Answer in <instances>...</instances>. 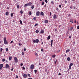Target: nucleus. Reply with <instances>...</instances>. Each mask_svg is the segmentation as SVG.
Here are the masks:
<instances>
[{
	"mask_svg": "<svg viewBox=\"0 0 79 79\" xmlns=\"http://www.w3.org/2000/svg\"><path fill=\"white\" fill-rule=\"evenodd\" d=\"M4 43L5 44H7L8 43V42L6 41V37L4 38Z\"/></svg>",
	"mask_w": 79,
	"mask_h": 79,
	"instance_id": "nucleus-1",
	"label": "nucleus"
},
{
	"mask_svg": "<svg viewBox=\"0 0 79 79\" xmlns=\"http://www.w3.org/2000/svg\"><path fill=\"white\" fill-rule=\"evenodd\" d=\"M14 60L15 61V62L17 63L18 62V59L17 57H15L14 58Z\"/></svg>",
	"mask_w": 79,
	"mask_h": 79,
	"instance_id": "nucleus-2",
	"label": "nucleus"
},
{
	"mask_svg": "<svg viewBox=\"0 0 79 79\" xmlns=\"http://www.w3.org/2000/svg\"><path fill=\"white\" fill-rule=\"evenodd\" d=\"M33 42L34 43H39V40L38 39H36L35 40H33Z\"/></svg>",
	"mask_w": 79,
	"mask_h": 79,
	"instance_id": "nucleus-3",
	"label": "nucleus"
},
{
	"mask_svg": "<svg viewBox=\"0 0 79 79\" xmlns=\"http://www.w3.org/2000/svg\"><path fill=\"white\" fill-rule=\"evenodd\" d=\"M34 68V65L33 64H32V65H31L30 69H33Z\"/></svg>",
	"mask_w": 79,
	"mask_h": 79,
	"instance_id": "nucleus-4",
	"label": "nucleus"
},
{
	"mask_svg": "<svg viewBox=\"0 0 79 79\" xmlns=\"http://www.w3.org/2000/svg\"><path fill=\"white\" fill-rule=\"evenodd\" d=\"M3 67V64H0V69L2 70V67Z\"/></svg>",
	"mask_w": 79,
	"mask_h": 79,
	"instance_id": "nucleus-5",
	"label": "nucleus"
},
{
	"mask_svg": "<svg viewBox=\"0 0 79 79\" xmlns=\"http://www.w3.org/2000/svg\"><path fill=\"white\" fill-rule=\"evenodd\" d=\"M53 18L54 19H57V16L56 15L54 14V15Z\"/></svg>",
	"mask_w": 79,
	"mask_h": 79,
	"instance_id": "nucleus-6",
	"label": "nucleus"
},
{
	"mask_svg": "<svg viewBox=\"0 0 79 79\" xmlns=\"http://www.w3.org/2000/svg\"><path fill=\"white\" fill-rule=\"evenodd\" d=\"M40 12L39 11H38V12H36V15H37V16H39L40 15Z\"/></svg>",
	"mask_w": 79,
	"mask_h": 79,
	"instance_id": "nucleus-7",
	"label": "nucleus"
},
{
	"mask_svg": "<svg viewBox=\"0 0 79 79\" xmlns=\"http://www.w3.org/2000/svg\"><path fill=\"white\" fill-rule=\"evenodd\" d=\"M9 67V64H6V65L5 66V68H8V67Z\"/></svg>",
	"mask_w": 79,
	"mask_h": 79,
	"instance_id": "nucleus-8",
	"label": "nucleus"
},
{
	"mask_svg": "<svg viewBox=\"0 0 79 79\" xmlns=\"http://www.w3.org/2000/svg\"><path fill=\"white\" fill-rule=\"evenodd\" d=\"M40 15H42V16H43V15H44V12H41L40 13Z\"/></svg>",
	"mask_w": 79,
	"mask_h": 79,
	"instance_id": "nucleus-9",
	"label": "nucleus"
},
{
	"mask_svg": "<svg viewBox=\"0 0 79 79\" xmlns=\"http://www.w3.org/2000/svg\"><path fill=\"white\" fill-rule=\"evenodd\" d=\"M23 77L24 78H26V77H27V74H26V73H25L24 74Z\"/></svg>",
	"mask_w": 79,
	"mask_h": 79,
	"instance_id": "nucleus-10",
	"label": "nucleus"
},
{
	"mask_svg": "<svg viewBox=\"0 0 79 79\" xmlns=\"http://www.w3.org/2000/svg\"><path fill=\"white\" fill-rule=\"evenodd\" d=\"M31 4H32V2H29V3H28L27 4V6H31Z\"/></svg>",
	"mask_w": 79,
	"mask_h": 79,
	"instance_id": "nucleus-11",
	"label": "nucleus"
},
{
	"mask_svg": "<svg viewBox=\"0 0 79 79\" xmlns=\"http://www.w3.org/2000/svg\"><path fill=\"white\" fill-rule=\"evenodd\" d=\"M44 23H48V20H45L44 21Z\"/></svg>",
	"mask_w": 79,
	"mask_h": 79,
	"instance_id": "nucleus-12",
	"label": "nucleus"
},
{
	"mask_svg": "<svg viewBox=\"0 0 79 79\" xmlns=\"http://www.w3.org/2000/svg\"><path fill=\"white\" fill-rule=\"evenodd\" d=\"M70 51V49H67L66 51V53H67V52H69Z\"/></svg>",
	"mask_w": 79,
	"mask_h": 79,
	"instance_id": "nucleus-13",
	"label": "nucleus"
},
{
	"mask_svg": "<svg viewBox=\"0 0 79 79\" xmlns=\"http://www.w3.org/2000/svg\"><path fill=\"white\" fill-rule=\"evenodd\" d=\"M70 22H71L72 23H73V19H70Z\"/></svg>",
	"mask_w": 79,
	"mask_h": 79,
	"instance_id": "nucleus-14",
	"label": "nucleus"
},
{
	"mask_svg": "<svg viewBox=\"0 0 79 79\" xmlns=\"http://www.w3.org/2000/svg\"><path fill=\"white\" fill-rule=\"evenodd\" d=\"M69 34V31H67L66 33V36H68Z\"/></svg>",
	"mask_w": 79,
	"mask_h": 79,
	"instance_id": "nucleus-15",
	"label": "nucleus"
},
{
	"mask_svg": "<svg viewBox=\"0 0 79 79\" xmlns=\"http://www.w3.org/2000/svg\"><path fill=\"white\" fill-rule=\"evenodd\" d=\"M28 6V4H25L24 6V7H26L27 6Z\"/></svg>",
	"mask_w": 79,
	"mask_h": 79,
	"instance_id": "nucleus-16",
	"label": "nucleus"
},
{
	"mask_svg": "<svg viewBox=\"0 0 79 79\" xmlns=\"http://www.w3.org/2000/svg\"><path fill=\"white\" fill-rule=\"evenodd\" d=\"M51 38V36H48V40H50Z\"/></svg>",
	"mask_w": 79,
	"mask_h": 79,
	"instance_id": "nucleus-17",
	"label": "nucleus"
},
{
	"mask_svg": "<svg viewBox=\"0 0 79 79\" xmlns=\"http://www.w3.org/2000/svg\"><path fill=\"white\" fill-rule=\"evenodd\" d=\"M44 32V30H41V33H43Z\"/></svg>",
	"mask_w": 79,
	"mask_h": 79,
	"instance_id": "nucleus-18",
	"label": "nucleus"
},
{
	"mask_svg": "<svg viewBox=\"0 0 79 79\" xmlns=\"http://www.w3.org/2000/svg\"><path fill=\"white\" fill-rule=\"evenodd\" d=\"M9 14V12H6V15H8Z\"/></svg>",
	"mask_w": 79,
	"mask_h": 79,
	"instance_id": "nucleus-19",
	"label": "nucleus"
},
{
	"mask_svg": "<svg viewBox=\"0 0 79 79\" xmlns=\"http://www.w3.org/2000/svg\"><path fill=\"white\" fill-rule=\"evenodd\" d=\"M52 57H53V58H54L55 57H56V55H52Z\"/></svg>",
	"mask_w": 79,
	"mask_h": 79,
	"instance_id": "nucleus-20",
	"label": "nucleus"
},
{
	"mask_svg": "<svg viewBox=\"0 0 79 79\" xmlns=\"http://www.w3.org/2000/svg\"><path fill=\"white\" fill-rule=\"evenodd\" d=\"M73 27H71V28H70L69 30H70V31H71V30H73Z\"/></svg>",
	"mask_w": 79,
	"mask_h": 79,
	"instance_id": "nucleus-21",
	"label": "nucleus"
},
{
	"mask_svg": "<svg viewBox=\"0 0 79 79\" xmlns=\"http://www.w3.org/2000/svg\"><path fill=\"white\" fill-rule=\"evenodd\" d=\"M33 20H36V17H34Z\"/></svg>",
	"mask_w": 79,
	"mask_h": 79,
	"instance_id": "nucleus-22",
	"label": "nucleus"
},
{
	"mask_svg": "<svg viewBox=\"0 0 79 79\" xmlns=\"http://www.w3.org/2000/svg\"><path fill=\"white\" fill-rule=\"evenodd\" d=\"M70 59L69 57H68L67 58V60H68L69 61V60H70Z\"/></svg>",
	"mask_w": 79,
	"mask_h": 79,
	"instance_id": "nucleus-23",
	"label": "nucleus"
},
{
	"mask_svg": "<svg viewBox=\"0 0 79 79\" xmlns=\"http://www.w3.org/2000/svg\"><path fill=\"white\" fill-rule=\"evenodd\" d=\"M5 60H6L5 59H2V62H4L5 61Z\"/></svg>",
	"mask_w": 79,
	"mask_h": 79,
	"instance_id": "nucleus-24",
	"label": "nucleus"
},
{
	"mask_svg": "<svg viewBox=\"0 0 79 79\" xmlns=\"http://www.w3.org/2000/svg\"><path fill=\"white\" fill-rule=\"evenodd\" d=\"M72 68V67L71 66V64H70L69 67V69H71Z\"/></svg>",
	"mask_w": 79,
	"mask_h": 79,
	"instance_id": "nucleus-25",
	"label": "nucleus"
},
{
	"mask_svg": "<svg viewBox=\"0 0 79 79\" xmlns=\"http://www.w3.org/2000/svg\"><path fill=\"white\" fill-rule=\"evenodd\" d=\"M34 6L33 5V6H31V8L32 9H34Z\"/></svg>",
	"mask_w": 79,
	"mask_h": 79,
	"instance_id": "nucleus-26",
	"label": "nucleus"
},
{
	"mask_svg": "<svg viewBox=\"0 0 79 79\" xmlns=\"http://www.w3.org/2000/svg\"><path fill=\"white\" fill-rule=\"evenodd\" d=\"M39 32V30H37L35 31V32L36 33H38Z\"/></svg>",
	"mask_w": 79,
	"mask_h": 79,
	"instance_id": "nucleus-27",
	"label": "nucleus"
},
{
	"mask_svg": "<svg viewBox=\"0 0 79 79\" xmlns=\"http://www.w3.org/2000/svg\"><path fill=\"white\" fill-rule=\"evenodd\" d=\"M20 23L21 25H22L23 24V22H22V20H20Z\"/></svg>",
	"mask_w": 79,
	"mask_h": 79,
	"instance_id": "nucleus-28",
	"label": "nucleus"
},
{
	"mask_svg": "<svg viewBox=\"0 0 79 79\" xmlns=\"http://www.w3.org/2000/svg\"><path fill=\"white\" fill-rule=\"evenodd\" d=\"M9 60H11L12 59V57H9Z\"/></svg>",
	"mask_w": 79,
	"mask_h": 79,
	"instance_id": "nucleus-29",
	"label": "nucleus"
},
{
	"mask_svg": "<svg viewBox=\"0 0 79 79\" xmlns=\"http://www.w3.org/2000/svg\"><path fill=\"white\" fill-rule=\"evenodd\" d=\"M20 13L21 14H23V10H20Z\"/></svg>",
	"mask_w": 79,
	"mask_h": 79,
	"instance_id": "nucleus-30",
	"label": "nucleus"
},
{
	"mask_svg": "<svg viewBox=\"0 0 79 79\" xmlns=\"http://www.w3.org/2000/svg\"><path fill=\"white\" fill-rule=\"evenodd\" d=\"M51 4H52L53 5H54V3L53 1H52V2H51Z\"/></svg>",
	"mask_w": 79,
	"mask_h": 79,
	"instance_id": "nucleus-31",
	"label": "nucleus"
},
{
	"mask_svg": "<svg viewBox=\"0 0 79 79\" xmlns=\"http://www.w3.org/2000/svg\"><path fill=\"white\" fill-rule=\"evenodd\" d=\"M34 71H35V73H37V70H35Z\"/></svg>",
	"mask_w": 79,
	"mask_h": 79,
	"instance_id": "nucleus-32",
	"label": "nucleus"
},
{
	"mask_svg": "<svg viewBox=\"0 0 79 79\" xmlns=\"http://www.w3.org/2000/svg\"><path fill=\"white\" fill-rule=\"evenodd\" d=\"M31 14H32V12H31V11H30L29 12V15H31Z\"/></svg>",
	"mask_w": 79,
	"mask_h": 79,
	"instance_id": "nucleus-33",
	"label": "nucleus"
},
{
	"mask_svg": "<svg viewBox=\"0 0 79 79\" xmlns=\"http://www.w3.org/2000/svg\"><path fill=\"white\" fill-rule=\"evenodd\" d=\"M73 65V63H70V65H71V66H72Z\"/></svg>",
	"mask_w": 79,
	"mask_h": 79,
	"instance_id": "nucleus-34",
	"label": "nucleus"
},
{
	"mask_svg": "<svg viewBox=\"0 0 79 79\" xmlns=\"http://www.w3.org/2000/svg\"><path fill=\"white\" fill-rule=\"evenodd\" d=\"M17 8H18V9L19 8V5H17Z\"/></svg>",
	"mask_w": 79,
	"mask_h": 79,
	"instance_id": "nucleus-35",
	"label": "nucleus"
},
{
	"mask_svg": "<svg viewBox=\"0 0 79 79\" xmlns=\"http://www.w3.org/2000/svg\"><path fill=\"white\" fill-rule=\"evenodd\" d=\"M38 25V23H36V24H35V27H36Z\"/></svg>",
	"mask_w": 79,
	"mask_h": 79,
	"instance_id": "nucleus-36",
	"label": "nucleus"
},
{
	"mask_svg": "<svg viewBox=\"0 0 79 79\" xmlns=\"http://www.w3.org/2000/svg\"><path fill=\"white\" fill-rule=\"evenodd\" d=\"M45 1L46 3H47L48 2V0H45Z\"/></svg>",
	"mask_w": 79,
	"mask_h": 79,
	"instance_id": "nucleus-37",
	"label": "nucleus"
},
{
	"mask_svg": "<svg viewBox=\"0 0 79 79\" xmlns=\"http://www.w3.org/2000/svg\"><path fill=\"white\" fill-rule=\"evenodd\" d=\"M10 15H11V17H13V13H12V14H11Z\"/></svg>",
	"mask_w": 79,
	"mask_h": 79,
	"instance_id": "nucleus-38",
	"label": "nucleus"
},
{
	"mask_svg": "<svg viewBox=\"0 0 79 79\" xmlns=\"http://www.w3.org/2000/svg\"><path fill=\"white\" fill-rule=\"evenodd\" d=\"M6 51H8V48H6Z\"/></svg>",
	"mask_w": 79,
	"mask_h": 79,
	"instance_id": "nucleus-39",
	"label": "nucleus"
},
{
	"mask_svg": "<svg viewBox=\"0 0 79 79\" xmlns=\"http://www.w3.org/2000/svg\"><path fill=\"white\" fill-rule=\"evenodd\" d=\"M44 4V2H42V6H43Z\"/></svg>",
	"mask_w": 79,
	"mask_h": 79,
	"instance_id": "nucleus-40",
	"label": "nucleus"
},
{
	"mask_svg": "<svg viewBox=\"0 0 79 79\" xmlns=\"http://www.w3.org/2000/svg\"><path fill=\"white\" fill-rule=\"evenodd\" d=\"M53 40H51V42L52 43V44H53Z\"/></svg>",
	"mask_w": 79,
	"mask_h": 79,
	"instance_id": "nucleus-41",
	"label": "nucleus"
},
{
	"mask_svg": "<svg viewBox=\"0 0 79 79\" xmlns=\"http://www.w3.org/2000/svg\"><path fill=\"white\" fill-rule=\"evenodd\" d=\"M20 65L21 66H23V64L22 63H21V64H20Z\"/></svg>",
	"mask_w": 79,
	"mask_h": 79,
	"instance_id": "nucleus-42",
	"label": "nucleus"
},
{
	"mask_svg": "<svg viewBox=\"0 0 79 79\" xmlns=\"http://www.w3.org/2000/svg\"><path fill=\"white\" fill-rule=\"evenodd\" d=\"M2 50H3L2 48H1V52H2Z\"/></svg>",
	"mask_w": 79,
	"mask_h": 79,
	"instance_id": "nucleus-43",
	"label": "nucleus"
},
{
	"mask_svg": "<svg viewBox=\"0 0 79 79\" xmlns=\"http://www.w3.org/2000/svg\"><path fill=\"white\" fill-rule=\"evenodd\" d=\"M23 69H24V70H25V69H26L25 67H24V66L23 67Z\"/></svg>",
	"mask_w": 79,
	"mask_h": 79,
	"instance_id": "nucleus-44",
	"label": "nucleus"
},
{
	"mask_svg": "<svg viewBox=\"0 0 79 79\" xmlns=\"http://www.w3.org/2000/svg\"><path fill=\"white\" fill-rule=\"evenodd\" d=\"M28 77H31V75H30V74H28Z\"/></svg>",
	"mask_w": 79,
	"mask_h": 79,
	"instance_id": "nucleus-45",
	"label": "nucleus"
},
{
	"mask_svg": "<svg viewBox=\"0 0 79 79\" xmlns=\"http://www.w3.org/2000/svg\"><path fill=\"white\" fill-rule=\"evenodd\" d=\"M14 69V67H12V69H11V71H13V70Z\"/></svg>",
	"mask_w": 79,
	"mask_h": 79,
	"instance_id": "nucleus-46",
	"label": "nucleus"
},
{
	"mask_svg": "<svg viewBox=\"0 0 79 79\" xmlns=\"http://www.w3.org/2000/svg\"><path fill=\"white\" fill-rule=\"evenodd\" d=\"M59 10L58 8V7H57V8H56V10Z\"/></svg>",
	"mask_w": 79,
	"mask_h": 79,
	"instance_id": "nucleus-47",
	"label": "nucleus"
},
{
	"mask_svg": "<svg viewBox=\"0 0 79 79\" xmlns=\"http://www.w3.org/2000/svg\"><path fill=\"white\" fill-rule=\"evenodd\" d=\"M22 55H24V52H22Z\"/></svg>",
	"mask_w": 79,
	"mask_h": 79,
	"instance_id": "nucleus-48",
	"label": "nucleus"
},
{
	"mask_svg": "<svg viewBox=\"0 0 79 79\" xmlns=\"http://www.w3.org/2000/svg\"><path fill=\"white\" fill-rule=\"evenodd\" d=\"M59 7H60V8H61V5H59Z\"/></svg>",
	"mask_w": 79,
	"mask_h": 79,
	"instance_id": "nucleus-49",
	"label": "nucleus"
},
{
	"mask_svg": "<svg viewBox=\"0 0 79 79\" xmlns=\"http://www.w3.org/2000/svg\"><path fill=\"white\" fill-rule=\"evenodd\" d=\"M44 51V49H41V51L43 52Z\"/></svg>",
	"mask_w": 79,
	"mask_h": 79,
	"instance_id": "nucleus-50",
	"label": "nucleus"
},
{
	"mask_svg": "<svg viewBox=\"0 0 79 79\" xmlns=\"http://www.w3.org/2000/svg\"><path fill=\"white\" fill-rule=\"evenodd\" d=\"M77 29H79V25H78V26H77Z\"/></svg>",
	"mask_w": 79,
	"mask_h": 79,
	"instance_id": "nucleus-51",
	"label": "nucleus"
},
{
	"mask_svg": "<svg viewBox=\"0 0 79 79\" xmlns=\"http://www.w3.org/2000/svg\"><path fill=\"white\" fill-rule=\"evenodd\" d=\"M35 56H37V53L36 52H35Z\"/></svg>",
	"mask_w": 79,
	"mask_h": 79,
	"instance_id": "nucleus-52",
	"label": "nucleus"
},
{
	"mask_svg": "<svg viewBox=\"0 0 79 79\" xmlns=\"http://www.w3.org/2000/svg\"><path fill=\"white\" fill-rule=\"evenodd\" d=\"M16 77L17 78H18V75H16Z\"/></svg>",
	"mask_w": 79,
	"mask_h": 79,
	"instance_id": "nucleus-53",
	"label": "nucleus"
},
{
	"mask_svg": "<svg viewBox=\"0 0 79 79\" xmlns=\"http://www.w3.org/2000/svg\"><path fill=\"white\" fill-rule=\"evenodd\" d=\"M13 41H11L10 42V43H13Z\"/></svg>",
	"mask_w": 79,
	"mask_h": 79,
	"instance_id": "nucleus-54",
	"label": "nucleus"
},
{
	"mask_svg": "<svg viewBox=\"0 0 79 79\" xmlns=\"http://www.w3.org/2000/svg\"><path fill=\"white\" fill-rule=\"evenodd\" d=\"M74 23H76V22H77L76 20H74Z\"/></svg>",
	"mask_w": 79,
	"mask_h": 79,
	"instance_id": "nucleus-55",
	"label": "nucleus"
},
{
	"mask_svg": "<svg viewBox=\"0 0 79 79\" xmlns=\"http://www.w3.org/2000/svg\"><path fill=\"white\" fill-rule=\"evenodd\" d=\"M65 4H66V3H67V1H65Z\"/></svg>",
	"mask_w": 79,
	"mask_h": 79,
	"instance_id": "nucleus-56",
	"label": "nucleus"
},
{
	"mask_svg": "<svg viewBox=\"0 0 79 79\" xmlns=\"http://www.w3.org/2000/svg\"><path fill=\"white\" fill-rule=\"evenodd\" d=\"M58 75H61V74L60 73H59Z\"/></svg>",
	"mask_w": 79,
	"mask_h": 79,
	"instance_id": "nucleus-57",
	"label": "nucleus"
},
{
	"mask_svg": "<svg viewBox=\"0 0 79 79\" xmlns=\"http://www.w3.org/2000/svg\"><path fill=\"white\" fill-rule=\"evenodd\" d=\"M57 60H56V62H55V64H56V62H57Z\"/></svg>",
	"mask_w": 79,
	"mask_h": 79,
	"instance_id": "nucleus-58",
	"label": "nucleus"
},
{
	"mask_svg": "<svg viewBox=\"0 0 79 79\" xmlns=\"http://www.w3.org/2000/svg\"><path fill=\"white\" fill-rule=\"evenodd\" d=\"M55 31H57V30L56 29H55Z\"/></svg>",
	"mask_w": 79,
	"mask_h": 79,
	"instance_id": "nucleus-59",
	"label": "nucleus"
},
{
	"mask_svg": "<svg viewBox=\"0 0 79 79\" xmlns=\"http://www.w3.org/2000/svg\"><path fill=\"white\" fill-rule=\"evenodd\" d=\"M19 46H21V44L20 43H19Z\"/></svg>",
	"mask_w": 79,
	"mask_h": 79,
	"instance_id": "nucleus-60",
	"label": "nucleus"
},
{
	"mask_svg": "<svg viewBox=\"0 0 79 79\" xmlns=\"http://www.w3.org/2000/svg\"><path fill=\"white\" fill-rule=\"evenodd\" d=\"M50 16H51L52 15V12H50Z\"/></svg>",
	"mask_w": 79,
	"mask_h": 79,
	"instance_id": "nucleus-61",
	"label": "nucleus"
},
{
	"mask_svg": "<svg viewBox=\"0 0 79 79\" xmlns=\"http://www.w3.org/2000/svg\"><path fill=\"white\" fill-rule=\"evenodd\" d=\"M24 51H26V48H24Z\"/></svg>",
	"mask_w": 79,
	"mask_h": 79,
	"instance_id": "nucleus-62",
	"label": "nucleus"
},
{
	"mask_svg": "<svg viewBox=\"0 0 79 79\" xmlns=\"http://www.w3.org/2000/svg\"><path fill=\"white\" fill-rule=\"evenodd\" d=\"M47 74H48V73H49V72L48 71H47Z\"/></svg>",
	"mask_w": 79,
	"mask_h": 79,
	"instance_id": "nucleus-63",
	"label": "nucleus"
},
{
	"mask_svg": "<svg viewBox=\"0 0 79 79\" xmlns=\"http://www.w3.org/2000/svg\"><path fill=\"white\" fill-rule=\"evenodd\" d=\"M28 79H32V78H29Z\"/></svg>",
	"mask_w": 79,
	"mask_h": 79,
	"instance_id": "nucleus-64",
	"label": "nucleus"
}]
</instances>
